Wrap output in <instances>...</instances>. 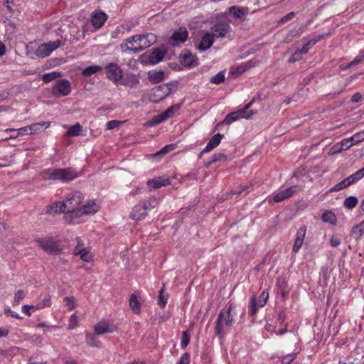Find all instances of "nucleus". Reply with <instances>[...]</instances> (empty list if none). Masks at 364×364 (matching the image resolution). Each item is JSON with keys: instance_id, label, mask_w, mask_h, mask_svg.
<instances>
[{"instance_id": "nucleus-47", "label": "nucleus", "mask_w": 364, "mask_h": 364, "mask_svg": "<svg viewBox=\"0 0 364 364\" xmlns=\"http://www.w3.org/2000/svg\"><path fill=\"white\" fill-rule=\"evenodd\" d=\"M225 73L220 71L210 78V82L219 85L225 81Z\"/></svg>"}, {"instance_id": "nucleus-27", "label": "nucleus", "mask_w": 364, "mask_h": 364, "mask_svg": "<svg viewBox=\"0 0 364 364\" xmlns=\"http://www.w3.org/2000/svg\"><path fill=\"white\" fill-rule=\"evenodd\" d=\"M6 132L15 133V135H10V139H16L21 136L30 134L28 126L23 127L19 129H6Z\"/></svg>"}, {"instance_id": "nucleus-40", "label": "nucleus", "mask_w": 364, "mask_h": 364, "mask_svg": "<svg viewBox=\"0 0 364 364\" xmlns=\"http://www.w3.org/2000/svg\"><path fill=\"white\" fill-rule=\"evenodd\" d=\"M60 77H61V73L60 72L53 71L43 75L42 80L45 83H48Z\"/></svg>"}, {"instance_id": "nucleus-36", "label": "nucleus", "mask_w": 364, "mask_h": 364, "mask_svg": "<svg viewBox=\"0 0 364 364\" xmlns=\"http://www.w3.org/2000/svg\"><path fill=\"white\" fill-rule=\"evenodd\" d=\"M82 132V126L77 123L75 125L70 126L65 133L66 136H77L80 135Z\"/></svg>"}, {"instance_id": "nucleus-23", "label": "nucleus", "mask_w": 364, "mask_h": 364, "mask_svg": "<svg viewBox=\"0 0 364 364\" xmlns=\"http://www.w3.org/2000/svg\"><path fill=\"white\" fill-rule=\"evenodd\" d=\"M147 213L144 210V208H143L141 204L139 203L134 206L129 217L134 220L139 221L144 219Z\"/></svg>"}, {"instance_id": "nucleus-22", "label": "nucleus", "mask_w": 364, "mask_h": 364, "mask_svg": "<svg viewBox=\"0 0 364 364\" xmlns=\"http://www.w3.org/2000/svg\"><path fill=\"white\" fill-rule=\"evenodd\" d=\"M224 137V134L218 133L215 134L208 142L205 148L201 151L200 155L210 151L213 150L215 147H217L220 143L221 139Z\"/></svg>"}, {"instance_id": "nucleus-31", "label": "nucleus", "mask_w": 364, "mask_h": 364, "mask_svg": "<svg viewBox=\"0 0 364 364\" xmlns=\"http://www.w3.org/2000/svg\"><path fill=\"white\" fill-rule=\"evenodd\" d=\"M364 234V220L358 225L353 228L351 230V235L356 240L360 239Z\"/></svg>"}, {"instance_id": "nucleus-1", "label": "nucleus", "mask_w": 364, "mask_h": 364, "mask_svg": "<svg viewBox=\"0 0 364 364\" xmlns=\"http://www.w3.org/2000/svg\"><path fill=\"white\" fill-rule=\"evenodd\" d=\"M156 41V36L151 33L134 35L126 39L121 44V50L124 53H138L149 48L154 44Z\"/></svg>"}, {"instance_id": "nucleus-33", "label": "nucleus", "mask_w": 364, "mask_h": 364, "mask_svg": "<svg viewBox=\"0 0 364 364\" xmlns=\"http://www.w3.org/2000/svg\"><path fill=\"white\" fill-rule=\"evenodd\" d=\"M259 308L257 303V297L255 296H252L250 301L248 314L253 319H255Z\"/></svg>"}, {"instance_id": "nucleus-25", "label": "nucleus", "mask_w": 364, "mask_h": 364, "mask_svg": "<svg viewBox=\"0 0 364 364\" xmlns=\"http://www.w3.org/2000/svg\"><path fill=\"white\" fill-rule=\"evenodd\" d=\"M50 127V122H38L28 125L30 135L37 134Z\"/></svg>"}, {"instance_id": "nucleus-46", "label": "nucleus", "mask_w": 364, "mask_h": 364, "mask_svg": "<svg viewBox=\"0 0 364 364\" xmlns=\"http://www.w3.org/2000/svg\"><path fill=\"white\" fill-rule=\"evenodd\" d=\"M364 63V50H360L358 55L352 60L350 63H348L346 66V68H350L353 65L363 63Z\"/></svg>"}, {"instance_id": "nucleus-53", "label": "nucleus", "mask_w": 364, "mask_h": 364, "mask_svg": "<svg viewBox=\"0 0 364 364\" xmlns=\"http://www.w3.org/2000/svg\"><path fill=\"white\" fill-rule=\"evenodd\" d=\"M176 148V145L173 144H170L162 147L156 154V156L165 154L168 152L173 151Z\"/></svg>"}, {"instance_id": "nucleus-57", "label": "nucleus", "mask_w": 364, "mask_h": 364, "mask_svg": "<svg viewBox=\"0 0 364 364\" xmlns=\"http://www.w3.org/2000/svg\"><path fill=\"white\" fill-rule=\"evenodd\" d=\"M351 139L355 144L364 141V132L355 133L351 136Z\"/></svg>"}, {"instance_id": "nucleus-28", "label": "nucleus", "mask_w": 364, "mask_h": 364, "mask_svg": "<svg viewBox=\"0 0 364 364\" xmlns=\"http://www.w3.org/2000/svg\"><path fill=\"white\" fill-rule=\"evenodd\" d=\"M165 53L159 49H154L149 55V62L154 65L161 61Z\"/></svg>"}, {"instance_id": "nucleus-20", "label": "nucleus", "mask_w": 364, "mask_h": 364, "mask_svg": "<svg viewBox=\"0 0 364 364\" xmlns=\"http://www.w3.org/2000/svg\"><path fill=\"white\" fill-rule=\"evenodd\" d=\"M107 19V14L103 11L95 12L92 15L91 23L95 29L101 28Z\"/></svg>"}, {"instance_id": "nucleus-42", "label": "nucleus", "mask_w": 364, "mask_h": 364, "mask_svg": "<svg viewBox=\"0 0 364 364\" xmlns=\"http://www.w3.org/2000/svg\"><path fill=\"white\" fill-rule=\"evenodd\" d=\"M50 306H51L50 296L47 295L43 298V299L41 301L37 303L35 305V309L41 310L44 308L50 307Z\"/></svg>"}, {"instance_id": "nucleus-45", "label": "nucleus", "mask_w": 364, "mask_h": 364, "mask_svg": "<svg viewBox=\"0 0 364 364\" xmlns=\"http://www.w3.org/2000/svg\"><path fill=\"white\" fill-rule=\"evenodd\" d=\"M250 185H240L237 188L231 191L232 195H247L249 193V188Z\"/></svg>"}, {"instance_id": "nucleus-15", "label": "nucleus", "mask_w": 364, "mask_h": 364, "mask_svg": "<svg viewBox=\"0 0 364 364\" xmlns=\"http://www.w3.org/2000/svg\"><path fill=\"white\" fill-rule=\"evenodd\" d=\"M306 227L303 225L297 230L296 239L292 247V252L296 253L301 249L306 237Z\"/></svg>"}, {"instance_id": "nucleus-37", "label": "nucleus", "mask_w": 364, "mask_h": 364, "mask_svg": "<svg viewBox=\"0 0 364 364\" xmlns=\"http://www.w3.org/2000/svg\"><path fill=\"white\" fill-rule=\"evenodd\" d=\"M129 304L130 308L135 314H138L140 311L141 306L137 299L136 296L134 294H131L129 300Z\"/></svg>"}, {"instance_id": "nucleus-11", "label": "nucleus", "mask_w": 364, "mask_h": 364, "mask_svg": "<svg viewBox=\"0 0 364 364\" xmlns=\"http://www.w3.org/2000/svg\"><path fill=\"white\" fill-rule=\"evenodd\" d=\"M211 31L214 38L225 37L231 31L230 23L228 20L218 21L211 28Z\"/></svg>"}, {"instance_id": "nucleus-61", "label": "nucleus", "mask_w": 364, "mask_h": 364, "mask_svg": "<svg viewBox=\"0 0 364 364\" xmlns=\"http://www.w3.org/2000/svg\"><path fill=\"white\" fill-rule=\"evenodd\" d=\"M166 121L164 115L161 113L158 115H156L153 119H152V124H160L163 122H165Z\"/></svg>"}, {"instance_id": "nucleus-13", "label": "nucleus", "mask_w": 364, "mask_h": 364, "mask_svg": "<svg viewBox=\"0 0 364 364\" xmlns=\"http://www.w3.org/2000/svg\"><path fill=\"white\" fill-rule=\"evenodd\" d=\"M188 36V33L186 28L181 27L175 31L170 36L168 43L173 46H178L184 43Z\"/></svg>"}, {"instance_id": "nucleus-29", "label": "nucleus", "mask_w": 364, "mask_h": 364, "mask_svg": "<svg viewBox=\"0 0 364 364\" xmlns=\"http://www.w3.org/2000/svg\"><path fill=\"white\" fill-rule=\"evenodd\" d=\"M95 335V333H87L85 338L86 343L90 346L100 348L102 346V342L97 338Z\"/></svg>"}, {"instance_id": "nucleus-34", "label": "nucleus", "mask_w": 364, "mask_h": 364, "mask_svg": "<svg viewBox=\"0 0 364 364\" xmlns=\"http://www.w3.org/2000/svg\"><path fill=\"white\" fill-rule=\"evenodd\" d=\"M140 204L147 213L148 210H151L158 205V200L155 197H151L148 200L141 202Z\"/></svg>"}, {"instance_id": "nucleus-14", "label": "nucleus", "mask_w": 364, "mask_h": 364, "mask_svg": "<svg viewBox=\"0 0 364 364\" xmlns=\"http://www.w3.org/2000/svg\"><path fill=\"white\" fill-rule=\"evenodd\" d=\"M117 330V327L110 324L107 321L101 320L94 326V331L97 335H102L106 333H113Z\"/></svg>"}, {"instance_id": "nucleus-18", "label": "nucleus", "mask_w": 364, "mask_h": 364, "mask_svg": "<svg viewBox=\"0 0 364 364\" xmlns=\"http://www.w3.org/2000/svg\"><path fill=\"white\" fill-rule=\"evenodd\" d=\"M297 191V186H294L289 187L284 190L280 191L275 193L273 197V200L275 203H279L284 200L293 196L294 193Z\"/></svg>"}, {"instance_id": "nucleus-2", "label": "nucleus", "mask_w": 364, "mask_h": 364, "mask_svg": "<svg viewBox=\"0 0 364 364\" xmlns=\"http://www.w3.org/2000/svg\"><path fill=\"white\" fill-rule=\"evenodd\" d=\"M236 305L232 302H228L226 309L221 310L215 322V333L217 336L222 338L224 335V327H230L234 323V315L232 311L235 309Z\"/></svg>"}, {"instance_id": "nucleus-10", "label": "nucleus", "mask_w": 364, "mask_h": 364, "mask_svg": "<svg viewBox=\"0 0 364 364\" xmlns=\"http://www.w3.org/2000/svg\"><path fill=\"white\" fill-rule=\"evenodd\" d=\"M61 46V41L56 40L54 41H49L48 43H43L38 46L35 54L37 57L43 58L50 55L53 51L55 50Z\"/></svg>"}, {"instance_id": "nucleus-63", "label": "nucleus", "mask_w": 364, "mask_h": 364, "mask_svg": "<svg viewBox=\"0 0 364 364\" xmlns=\"http://www.w3.org/2000/svg\"><path fill=\"white\" fill-rule=\"evenodd\" d=\"M121 122L117 120H111L107 122V129H113L117 127Z\"/></svg>"}, {"instance_id": "nucleus-3", "label": "nucleus", "mask_w": 364, "mask_h": 364, "mask_svg": "<svg viewBox=\"0 0 364 364\" xmlns=\"http://www.w3.org/2000/svg\"><path fill=\"white\" fill-rule=\"evenodd\" d=\"M42 176L48 180L60 181L68 183L78 176L77 171L73 168H48L42 172Z\"/></svg>"}, {"instance_id": "nucleus-39", "label": "nucleus", "mask_w": 364, "mask_h": 364, "mask_svg": "<svg viewBox=\"0 0 364 364\" xmlns=\"http://www.w3.org/2000/svg\"><path fill=\"white\" fill-rule=\"evenodd\" d=\"M358 204V200L355 196H349L343 201V205L348 210H352Z\"/></svg>"}, {"instance_id": "nucleus-32", "label": "nucleus", "mask_w": 364, "mask_h": 364, "mask_svg": "<svg viewBox=\"0 0 364 364\" xmlns=\"http://www.w3.org/2000/svg\"><path fill=\"white\" fill-rule=\"evenodd\" d=\"M102 70V66L97 65H90V66L85 68L82 71V75L85 77H90V76L97 73V72L101 71Z\"/></svg>"}, {"instance_id": "nucleus-58", "label": "nucleus", "mask_w": 364, "mask_h": 364, "mask_svg": "<svg viewBox=\"0 0 364 364\" xmlns=\"http://www.w3.org/2000/svg\"><path fill=\"white\" fill-rule=\"evenodd\" d=\"M301 55H304L300 52V49L296 50L289 58V63H293L296 61H298L301 59Z\"/></svg>"}, {"instance_id": "nucleus-50", "label": "nucleus", "mask_w": 364, "mask_h": 364, "mask_svg": "<svg viewBox=\"0 0 364 364\" xmlns=\"http://www.w3.org/2000/svg\"><path fill=\"white\" fill-rule=\"evenodd\" d=\"M78 323V317L76 314V313L73 314L69 319V323L68 325V330H73L75 328V327L77 326Z\"/></svg>"}, {"instance_id": "nucleus-4", "label": "nucleus", "mask_w": 364, "mask_h": 364, "mask_svg": "<svg viewBox=\"0 0 364 364\" xmlns=\"http://www.w3.org/2000/svg\"><path fill=\"white\" fill-rule=\"evenodd\" d=\"M100 210L99 205L94 200H89L80 207L73 215H65L64 220L68 224L79 223V218L88 215H93Z\"/></svg>"}, {"instance_id": "nucleus-64", "label": "nucleus", "mask_w": 364, "mask_h": 364, "mask_svg": "<svg viewBox=\"0 0 364 364\" xmlns=\"http://www.w3.org/2000/svg\"><path fill=\"white\" fill-rule=\"evenodd\" d=\"M354 178L356 179V181H359L362 178L364 177V167L356 171L355 173H353Z\"/></svg>"}, {"instance_id": "nucleus-43", "label": "nucleus", "mask_w": 364, "mask_h": 364, "mask_svg": "<svg viewBox=\"0 0 364 364\" xmlns=\"http://www.w3.org/2000/svg\"><path fill=\"white\" fill-rule=\"evenodd\" d=\"M269 299V291L267 289H264L260 294L258 299H257V306L259 307H264Z\"/></svg>"}, {"instance_id": "nucleus-5", "label": "nucleus", "mask_w": 364, "mask_h": 364, "mask_svg": "<svg viewBox=\"0 0 364 364\" xmlns=\"http://www.w3.org/2000/svg\"><path fill=\"white\" fill-rule=\"evenodd\" d=\"M36 241L38 246L49 255H59L63 252L59 240L53 237H38Z\"/></svg>"}, {"instance_id": "nucleus-26", "label": "nucleus", "mask_w": 364, "mask_h": 364, "mask_svg": "<svg viewBox=\"0 0 364 364\" xmlns=\"http://www.w3.org/2000/svg\"><path fill=\"white\" fill-rule=\"evenodd\" d=\"M63 205V201L55 202L47 207V213L50 214L64 213L66 214L65 209H64Z\"/></svg>"}, {"instance_id": "nucleus-55", "label": "nucleus", "mask_w": 364, "mask_h": 364, "mask_svg": "<svg viewBox=\"0 0 364 364\" xmlns=\"http://www.w3.org/2000/svg\"><path fill=\"white\" fill-rule=\"evenodd\" d=\"M25 297V293L23 290H18L15 293L14 299V305L19 304L20 301Z\"/></svg>"}, {"instance_id": "nucleus-41", "label": "nucleus", "mask_w": 364, "mask_h": 364, "mask_svg": "<svg viewBox=\"0 0 364 364\" xmlns=\"http://www.w3.org/2000/svg\"><path fill=\"white\" fill-rule=\"evenodd\" d=\"M180 108V105L176 104L166 109L164 112H162V114L164 115L166 119L167 120L168 119L172 117L175 112L178 111Z\"/></svg>"}, {"instance_id": "nucleus-21", "label": "nucleus", "mask_w": 364, "mask_h": 364, "mask_svg": "<svg viewBox=\"0 0 364 364\" xmlns=\"http://www.w3.org/2000/svg\"><path fill=\"white\" fill-rule=\"evenodd\" d=\"M326 38V34H314L311 38L300 48V52L306 54L309 50L319 41Z\"/></svg>"}, {"instance_id": "nucleus-12", "label": "nucleus", "mask_w": 364, "mask_h": 364, "mask_svg": "<svg viewBox=\"0 0 364 364\" xmlns=\"http://www.w3.org/2000/svg\"><path fill=\"white\" fill-rule=\"evenodd\" d=\"M255 112H256L255 111L252 109V110L249 111V112L247 115H242V111L237 110L235 112H232L228 114L225 117V119L223 122L218 123L215 126V129H218V127L223 124H226L228 125L231 124L232 123L237 121L240 118L249 119L252 115H254L255 114Z\"/></svg>"}, {"instance_id": "nucleus-8", "label": "nucleus", "mask_w": 364, "mask_h": 364, "mask_svg": "<svg viewBox=\"0 0 364 364\" xmlns=\"http://www.w3.org/2000/svg\"><path fill=\"white\" fill-rule=\"evenodd\" d=\"M71 83L68 80L60 79L52 87V95L55 97H65L71 92Z\"/></svg>"}, {"instance_id": "nucleus-7", "label": "nucleus", "mask_w": 364, "mask_h": 364, "mask_svg": "<svg viewBox=\"0 0 364 364\" xmlns=\"http://www.w3.org/2000/svg\"><path fill=\"white\" fill-rule=\"evenodd\" d=\"M173 85L171 83L162 84L156 86L151 90L149 99L154 103H158L165 99L172 92Z\"/></svg>"}, {"instance_id": "nucleus-24", "label": "nucleus", "mask_w": 364, "mask_h": 364, "mask_svg": "<svg viewBox=\"0 0 364 364\" xmlns=\"http://www.w3.org/2000/svg\"><path fill=\"white\" fill-rule=\"evenodd\" d=\"M214 38H215L214 36L211 33H205L203 36V37L198 44V50H200V51H205V50L209 49L214 43Z\"/></svg>"}, {"instance_id": "nucleus-56", "label": "nucleus", "mask_w": 364, "mask_h": 364, "mask_svg": "<svg viewBox=\"0 0 364 364\" xmlns=\"http://www.w3.org/2000/svg\"><path fill=\"white\" fill-rule=\"evenodd\" d=\"M342 147H344V151L349 149L352 146L355 144L351 139V137L343 139L341 141H340Z\"/></svg>"}, {"instance_id": "nucleus-30", "label": "nucleus", "mask_w": 364, "mask_h": 364, "mask_svg": "<svg viewBox=\"0 0 364 364\" xmlns=\"http://www.w3.org/2000/svg\"><path fill=\"white\" fill-rule=\"evenodd\" d=\"M165 289H166L165 284H163L162 287L159 291V296H158V299H157V304L161 309H164L166 306V305L167 304V301H168V295H166L164 294Z\"/></svg>"}, {"instance_id": "nucleus-9", "label": "nucleus", "mask_w": 364, "mask_h": 364, "mask_svg": "<svg viewBox=\"0 0 364 364\" xmlns=\"http://www.w3.org/2000/svg\"><path fill=\"white\" fill-rule=\"evenodd\" d=\"M107 78L118 85L123 75L122 70L116 63H110L105 67Z\"/></svg>"}, {"instance_id": "nucleus-60", "label": "nucleus", "mask_w": 364, "mask_h": 364, "mask_svg": "<svg viewBox=\"0 0 364 364\" xmlns=\"http://www.w3.org/2000/svg\"><path fill=\"white\" fill-rule=\"evenodd\" d=\"M332 154H338L344 151V147H342L340 142L335 144L331 148V150Z\"/></svg>"}, {"instance_id": "nucleus-19", "label": "nucleus", "mask_w": 364, "mask_h": 364, "mask_svg": "<svg viewBox=\"0 0 364 364\" xmlns=\"http://www.w3.org/2000/svg\"><path fill=\"white\" fill-rule=\"evenodd\" d=\"M171 184V180L168 177L159 176L147 181L148 186L158 189L164 186H167Z\"/></svg>"}, {"instance_id": "nucleus-51", "label": "nucleus", "mask_w": 364, "mask_h": 364, "mask_svg": "<svg viewBox=\"0 0 364 364\" xmlns=\"http://www.w3.org/2000/svg\"><path fill=\"white\" fill-rule=\"evenodd\" d=\"M64 302L68 311H71L75 308V299L73 296H66L63 299Z\"/></svg>"}, {"instance_id": "nucleus-52", "label": "nucleus", "mask_w": 364, "mask_h": 364, "mask_svg": "<svg viewBox=\"0 0 364 364\" xmlns=\"http://www.w3.org/2000/svg\"><path fill=\"white\" fill-rule=\"evenodd\" d=\"M190 342V336L187 331H183L181 342V348L182 349H185Z\"/></svg>"}, {"instance_id": "nucleus-44", "label": "nucleus", "mask_w": 364, "mask_h": 364, "mask_svg": "<svg viewBox=\"0 0 364 364\" xmlns=\"http://www.w3.org/2000/svg\"><path fill=\"white\" fill-rule=\"evenodd\" d=\"M80 253V259L85 262H90L93 259V255L90 253V251L87 248H84Z\"/></svg>"}, {"instance_id": "nucleus-48", "label": "nucleus", "mask_w": 364, "mask_h": 364, "mask_svg": "<svg viewBox=\"0 0 364 364\" xmlns=\"http://www.w3.org/2000/svg\"><path fill=\"white\" fill-rule=\"evenodd\" d=\"M228 159L226 155L222 153H215L210 157L209 164L215 163L217 161H225Z\"/></svg>"}, {"instance_id": "nucleus-6", "label": "nucleus", "mask_w": 364, "mask_h": 364, "mask_svg": "<svg viewBox=\"0 0 364 364\" xmlns=\"http://www.w3.org/2000/svg\"><path fill=\"white\" fill-rule=\"evenodd\" d=\"M83 200V195L80 191H75L70 193L66 199L63 201V208L65 209L66 215H73L79 208L80 204Z\"/></svg>"}, {"instance_id": "nucleus-62", "label": "nucleus", "mask_w": 364, "mask_h": 364, "mask_svg": "<svg viewBox=\"0 0 364 364\" xmlns=\"http://www.w3.org/2000/svg\"><path fill=\"white\" fill-rule=\"evenodd\" d=\"M190 363V354L185 353L181 357L178 364H189Z\"/></svg>"}, {"instance_id": "nucleus-49", "label": "nucleus", "mask_w": 364, "mask_h": 364, "mask_svg": "<svg viewBox=\"0 0 364 364\" xmlns=\"http://www.w3.org/2000/svg\"><path fill=\"white\" fill-rule=\"evenodd\" d=\"M296 353H289L282 357V364H291V363L296 358Z\"/></svg>"}, {"instance_id": "nucleus-54", "label": "nucleus", "mask_w": 364, "mask_h": 364, "mask_svg": "<svg viewBox=\"0 0 364 364\" xmlns=\"http://www.w3.org/2000/svg\"><path fill=\"white\" fill-rule=\"evenodd\" d=\"M341 243V237L338 234H333L330 239V244L333 247H338Z\"/></svg>"}, {"instance_id": "nucleus-59", "label": "nucleus", "mask_w": 364, "mask_h": 364, "mask_svg": "<svg viewBox=\"0 0 364 364\" xmlns=\"http://www.w3.org/2000/svg\"><path fill=\"white\" fill-rule=\"evenodd\" d=\"M346 188V185L344 184L343 181H341V182L336 184L333 187H332L328 192H335V191H339L341 190H343Z\"/></svg>"}, {"instance_id": "nucleus-35", "label": "nucleus", "mask_w": 364, "mask_h": 364, "mask_svg": "<svg viewBox=\"0 0 364 364\" xmlns=\"http://www.w3.org/2000/svg\"><path fill=\"white\" fill-rule=\"evenodd\" d=\"M228 11L231 15L238 18H242L245 15V9L237 6H230Z\"/></svg>"}, {"instance_id": "nucleus-38", "label": "nucleus", "mask_w": 364, "mask_h": 364, "mask_svg": "<svg viewBox=\"0 0 364 364\" xmlns=\"http://www.w3.org/2000/svg\"><path fill=\"white\" fill-rule=\"evenodd\" d=\"M164 73L162 71L149 72V79L154 83H159L164 80Z\"/></svg>"}, {"instance_id": "nucleus-17", "label": "nucleus", "mask_w": 364, "mask_h": 364, "mask_svg": "<svg viewBox=\"0 0 364 364\" xmlns=\"http://www.w3.org/2000/svg\"><path fill=\"white\" fill-rule=\"evenodd\" d=\"M139 84V79L137 75L132 73H127L122 76L119 85L127 86L131 88H136Z\"/></svg>"}, {"instance_id": "nucleus-16", "label": "nucleus", "mask_w": 364, "mask_h": 364, "mask_svg": "<svg viewBox=\"0 0 364 364\" xmlns=\"http://www.w3.org/2000/svg\"><path fill=\"white\" fill-rule=\"evenodd\" d=\"M180 62L182 65L188 67H193L198 64L197 57L186 50L180 55Z\"/></svg>"}]
</instances>
